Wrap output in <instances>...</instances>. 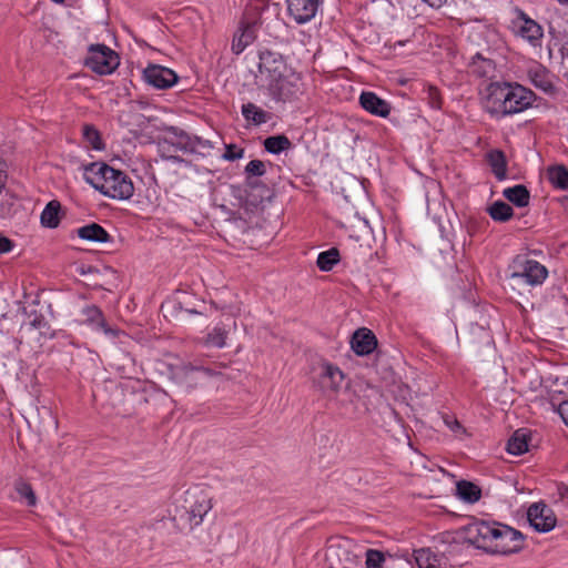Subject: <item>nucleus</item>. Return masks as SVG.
Wrapping results in <instances>:
<instances>
[{"instance_id":"1","label":"nucleus","mask_w":568,"mask_h":568,"mask_svg":"<svg viewBox=\"0 0 568 568\" xmlns=\"http://www.w3.org/2000/svg\"><path fill=\"white\" fill-rule=\"evenodd\" d=\"M258 73L257 79L262 87L277 102L291 101L302 93L300 75L276 52H260Z\"/></svg>"},{"instance_id":"2","label":"nucleus","mask_w":568,"mask_h":568,"mask_svg":"<svg viewBox=\"0 0 568 568\" xmlns=\"http://www.w3.org/2000/svg\"><path fill=\"white\" fill-rule=\"evenodd\" d=\"M535 101V93L520 84L493 82L487 87L484 109L495 118L523 112Z\"/></svg>"},{"instance_id":"3","label":"nucleus","mask_w":568,"mask_h":568,"mask_svg":"<svg viewBox=\"0 0 568 568\" xmlns=\"http://www.w3.org/2000/svg\"><path fill=\"white\" fill-rule=\"evenodd\" d=\"M84 179L97 191L114 200H129L134 193L131 179L103 162L85 166Z\"/></svg>"},{"instance_id":"4","label":"nucleus","mask_w":568,"mask_h":568,"mask_svg":"<svg viewBox=\"0 0 568 568\" xmlns=\"http://www.w3.org/2000/svg\"><path fill=\"white\" fill-rule=\"evenodd\" d=\"M212 508V498L205 489L193 487L176 499L174 518L189 525L199 526Z\"/></svg>"},{"instance_id":"5","label":"nucleus","mask_w":568,"mask_h":568,"mask_svg":"<svg viewBox=\"0 0 568 568\" xmlns=\"http://www.w3.org/2000/svg\"><path fill=\"white\" fill-rule=\"evenodd\" d=\"M507 276L508 285L513 291L523 294L525 286L541 285L547 278V268L535 260L528 258L526 255H517L508 267Z\"/></svg>"},{"instance_id":"6","label":"nucleus","mask_w":568,"mask_h":568,"mask_svg":"<svg viewBox=\"0 0 568 568\" xmlns=\"http://www.w3.org/2000/svg\"><path fill=\"white\" fill-rule=\"evenodd\" d=\"M318 372L313 377V385L321 394L327 398H334L341 390L345 376L344 373L334 364L322 362L318 365Z\"/></svg>"},{"instance_id":"7","label":"nucleus","mask_w":568,"mask_h":568,"mask_svg":"<svg viewBox=\"0 0 568 568\" xmlns=\"http://www.w3.org/2000/svg\"><path fill=\"white\" fill-rule=\"evenodd\" d=\"M170 378L176 384L185 386L187 390H192L199 385V375L215 376L217 373L211 368L193 363L178 362L168 364Z\"/></svg>"},{"instance_id":"8","label":"nucleus","mask_w":568,"mask_h":568,"mask_svg":"<svg viewBox=\"0 0 568 568\" xmlns=\"http://www.w3.org/2000/svg\"><path fill=\"white\" fill-rule=\"evenodd\" d=\"M523 541L524 537L520 531L498 524L488 554L510 555L518 552L523 548Z\"/></svg>"},{"instance_id":"9","label":"nucleus","mask_w":568,"mask_h":568,"mask_svg":"<svg viewBox=\"0 0 568 568\" xmlns=\"http://www.w3.org/2000/svg\"><path fill=\"white\" fill-rule=\"evenodd\" d=\"M119 63V55L104 44L91 45L85 58V65L101 75L111 74Z\"/></svg>"},{"instance_id":"10","label":"nucleus","mask_w":568,"mask_h":568,"mask_svg":"<svg viewBox=\"0 0 568 568\" xmlns=\"http://www.w3.org/2000/svg\"><path fill=\"white\" fill-rule=\"evenodd\" d=\"M498 523L474 520L463 528L464 539L469 545L488 552Z\"/></svg>"},{"instance_id":"11","label":"nucleus","mask_w":568,"mask_h":568,"mask_svg":"<svg viewBox=\"0 0 568 568\" xmlns=\"http://www.w3.org/2000/svg\"><path fill=\"white\" fill-rule=\"evenodd\" d=\"M529 524L539 532H548L556 527L554 510L544 503L532 504L527 511Z\"/></svg>"},{"instance_id":"12","label":"nucleus","mask_w":568,"mask_h":568,"mask_svg":"<svg viewBox=\"0 0 568 568\" xmlns=\"http://www.w3.org/2000/svg\"><path fill=\"white\" fill-rule=\"evenodd\" d=\"M143 79L153 88L165 90L173 87L178 82L179 77L169 68L150 64L143 71Z\"/></svg>"},{"instance_id":"13","label":"nucleus","mask_w":568,"mask_h":568,"mask_svg":"<svg viewBox=\"0 0 568 568\" xmlns=\"http://www.w3.org/2000/svg\"><path fill=\"white\" fill-rule=\"evenodd\" d=\"M287 11L296 23L311 21L318 9L321 0H286Z\"/></svg>"},{"instance_id":"14","label":"nucleus","mask_w":568,"mask_h":568,"mask_svg":"<svg viewBox=\"0 0 568 568\" xmlns=\"http://www.w3.org/2000/svg\"><path fill=\"white\" fill-rule=\"evenodd\" d=\"M359 104L368 113L381 118H387L392 111V105L386 100L371 91L361 93Z\"/></svg>"},{"instance_id":"15","label":"nucleus","mask_w":568,"mask_h":568,"mask_svg":"<svg viewBox=\"0 0 568 568\" xmlns=\"http://www.w3.org/2000/svg\"><path fill=\"white\" fill-rule=\"evenodd\" d=\"M352 349L359 356L371 354L377 346L375 335L367 328L357 329L351 339Z\"/></svg>"},{"instance_id":"16","label":"nucleus","mask_w":568,"mask_h":568,"mask_svg":"<svg viewBox=\"0 0 568 568\" xmlns=\"http://www.w3.org/2000/svg\"><path fill=\"white\" fill-rule=\"evenodd\" d=\"M81 313L84 317L83 322L91 324V325H95V327L98 329L103 331V333L105 335L115 337L119 334L118 329L112 328L108 325L102 311L98 306H95V305L85 306Z\"/></svg>"},{"instance_id":"17","label":"nucleus","mask_w":568,"mask_h":568,"mask_svg":"<svg viewBox=\"0 0 568 568\" xmlns=\"http://www.w3.org/2000/svg\"><path fill=\"white\" fill-rule=\"evenodd\" d=\"M517 32L521 38L526 39L534 47L540 44L541 38L544 36L542 28L536 21L528 18L525 13H521V22Z\"/></svg>"},{"instance_id":"18","label":"nucleus","mask_w":568,"mask_h":568,"mask_svg":"<svg viewBox=\"0 0 568 568\" xmlns=\"http://www.w3.org/2000/svg\"><path fill=\"white\" fill-rule=\"evenodd\" d=\"M78 236L82 240L98 243L111 241L110 234L98 223H91L77 230Z\"/></svg>"},{"instance_id":"19","label":"nucleus","mask_w":568,"mask_h":568,"mask_svg":"<svg viewBox=\"0 0 568 568\" xmlns=\"http://www.w3.org/2000/svg\"><path fill=\"white\" fill-rule=\"evenodd\" d=\"M528 75L531 83L537 89H540L546 93H552L555 91V87L550 80L549 73L544 67L537 65L529 69Z\"/></svg>"},{"instance_id":"20","label":"nucleus","mask_w":568,"mask_h":568,"mask_svg":"<svg viewBox=\"0 0 568 568\" xmlns=\"http://www.w3.org/2000/svg\"><path fill=\"white\" fill-rule=\"evenodd\" d=\"M503 195L518 207L527 206L530 200L529 191L523 184L505 189Z\"/></svg>"},{"instance_id":"21","label":"nucleus","mask_w":568,"mask_h":568,"mask_svg":"<svg viewBox=\"0 0 568 568\" xmlns=\"http://www.w3.org/2000/svg\"><path fill=\"white\" fill-rule=\"evenodd\" d=\"M488 163L496 179L503 181L507 176V161L503 151L493 150L487 154Z\"/></svg>"},{"instance_id":"22","label":"nucleus","mask_w":568,"mask_h":568,"mask_svg":"<svg viewBox=\"0 0 568 568\" xmlns=\"http://www.w3.org/2000/svg\"><path fill=\"white\" fill-rule=\"evenodd\" d=\"M60 210L59 201H50L41 213V224L49 229H55L60 223Z\"/></svg>"},{"instance_id":"23","label":"nucleus","mask_w":568,"mask_h":568,"mask_svg":"<svg viewBox=\"0 0 568 568\" xmlns=\"http://www.w3.org/2000/svg\"><path fill=\"white\" fill-rule=\"evenodd\" d=\"M458 497L469 504L478 501L481 497L480 488L474 483L460 480L456 486Z\"/></svg>"},{"instance_id":"24","label":"nucleus","mask_w":568,"mask_h":568,"mask_svg":"<svg viewBox=\"0 0 568 568\" xmlns=\"http://www.w3.org/2000/svg\"><path fill=\"white\" fill-rule=\"evenodd\" d=\"M256 38L254 27L246 26L240 34H235L232 41V50L235 54H240Z\"/></svg>"},{"instance_id":"25","label":"nucleus","mask_w":568,"mask_h":568,"mask_svg":"<svg viewBox=\"0 0 568 568\" xmlns=\"http://www.w3.org/2000/svg\"><path fill=\"white\" fill-rule=\"evenodd\" d=\"M242 114L246 121L252 122L255 125H261L270 119L267 112L252 102L242 105Z\"/></svg>"},{"instance_id":"26","label":"nucleus","mask_w":568,"mask_h":568,"mask_svg":"<svg viewBox=\"0 0 568 568\" xmlns=\"http://www.w3.org/2000/svg\"><path fill=\"white\" fill-rule=\"evenodd\" d=\"M528 436L523 429L516 430L507 443V452L511 455H521L528 450Z\"/></svg>"},{"instance_id":"27","label":"nucleus","mask_w":568,"mask_h":568,"mask_svg":"<svg viewBox=\"0 0 568 568\" xmlns=\"http://www.w3.org/2000/svg\"><path fill=\"white\" fill-rule=\"evenodd\" d=\"M487 212L489 216L496 222H507L514 215L513 207L503 201L494 202L488 209Z\"/></svg>"},{"instance_id":"28","label":"nucleus","mask_w":568,"mask_h":568,"mask_svg":"<svg viewBox=\"0 0 568 568\" xmlns=\"http://www.w3.org/2000/svg\"><path fill=\"white\" fill-rule=\"evenodd\" d=\"M494 62L489 59L481 58L479 54H477L469 64L470 73L478 78L489 77V74L494 72Z\"/></svg>"},{"instance_id":"29","label":"nucleus","mask_w":568,"mask_h":568,"mask_svg":"<svg viewBox=\"0 0 568 568\" xmlns=\"http://www.w3.org/2000/svg\"><path fill=\"white\" fill-rule=\"evenodd\" d=\"M264 148L272 154H278L292 146V142L286 135H273L264 140Z\"/></svg>"},{"instance_id":"30","label":"nucleus","mask_w":568,"mask_h":568,"mask_svg":"<svg viewBox=\"0 0 568 568\" xmlns=\"http://www.w3.org/2000/svg\"><path fill=\"white\" fill-rule=\"evenodd\" d=\"M339 262V252L337 248L332 247L327 251L321 252L317 256V267L323 272L331 271Z\"/></svg>"},{"instance_id":"31","label":"nucleus","mask_w":568,"mask_h":568,"mask_svg":"<svg viewBox=\"0 0 568 568\" xmlns=\"http://www.w3.org/2000/svg\"><path fill=\"white\" fill-rule=\"evenodd\" d=\"M548 179L550 183L561 190L568 189V169L564 165H557L548 169Z\"/></svg>"},{"instance_id":"32","label":"nucleus","mask_w":568,"mask_h":568,"mask_svg":"<svg viewBox=\"0 0 568 568\" xmlns=\"http://www.w3.org/2000/svg\"><path fill=\"white\" fill-rule=\"evenodd\" d=\"M227 331L222 326L214 327L203 339V345L207 347L222 348L225 346Z\"/></svg>"},{"instance_id":"33","label":"nucleus","mask_w":568,"mask_h":568,"mask_svg":"<svg viewBox=\"0 0 568 568\" xmlns=\"http://www.w3.org/2000/svg\"><path fill=\"white\" fill-rule=\"evenodd\" d=\"M415 559L418 568H435L438 559L429 549H418L415 551Z\"/></svg>"},{"instance_id":"34","label":"nucleus","mask_w":568,"mask_h":568,"mask_svg":"<svg viewBox=\"0 0 568 568\" xmlns=\"http://www.w3.org/2000/svg\"><path fill=\"white\" fill-rule=\"evenodd\" d=\"M83 138L85 141L94 149V150H102L103 143L100 136L99 131L95 129V126L85 124L83 126Z\"/></svg>"},{"instance_id":"35","label":"nucleus","mask_w":568,"mask_h":568,"mask_svg":"<svg viewBox=\"0 0 568 568\" xmlns=\"http://www.w3.org/2000/svg\"><path fill=\"white\" fill-rule=\"evenodd\" d=\"M16 490L20 497L26 498L29 506H36L37 497L31 485L24 480L16 483Z\"/></svg>"},{"instance_id":"36","label":"nucleus","mask_w":568,"mask_h":568,"mask_svg":"<svg viewBox=\"0 0 568 568\" xmlns=\"http://www.w3.org/2000/svg\"><path fill=\"white\" fill-rule=\"evenodd\" d=\"M385 557L382 551L368 549L366 552V568H383Z\"/></svg>"},{"instance_id":"37","label":"nucleus","mask_w":568,"mask_h":568,"mask_svg":"<svg viewBox=\"0 0 568 568\" xmlns=\"http://www.w3.org/2000/svg\"><path fill=\"white\" fill-rule=\"evenodd\" d=\"M245 172L248 176H262L265 173V164L260 160H252L245 166Z\"/></svg>"},{"instance_id":"38","label":"nucleus","mask_w":568,"mask_h":568,"mask_svg":"<svg viewBox=\"0 0 568 568\" xmlns=\"http://www.w3.org/2000/svg\"><path fill=\"white\" fill-rule=\"evenodd\" d=\"M243 155H244L243 149H237V146L235 144H229L225 148L223 159L227 160V161H235V160L243 158Z\"/></svg>"},{"instance_id":"39","label":"nucleus","mask_w":568,"mask_h":568,"mask_svg":"<svg viewBox=\"0 0 568 568\" xmlns=\"http://www.w3.org/2000/svg\"><path fill=\"white\" fill-rule=\"evenodd\" d=\"M428 98H429V103L433 108H435V109L440 108V94H439V91L435 87L428 88Z\"/></svg>"},{"instance_id":"40","label":"nucleus","mask_w":568,"mask_h":568,"mask_svg":"<svg viewBox=\"0 0 568 568\" xmlns=\"http://www.w3.org/2000/svg\"><path fill=\"white\" fill-rule=\"evenodd\" d=\"M13 242L0 234V255L10 252L13 248Z\"/></svg>"},{"instance_id":"41","label":"nucleus","mask_w":568,"mask_h":568,"mask_svg":"<svg viewBox=\"0 0 568 568\" xmlns=\"http://www.w3.org/2000/svg\"><path fill=\"white\" fill-rule=\"evenodd\" d=\"M558 413L561 416L566 426L568 427V400H565L559 405Z\"/></svg>"},{"instance_id":"42","label":"nucleus","mask_w":568,"mask_h":568,"mask_svg":"<svg viewBox=\"0 0 568 568\" xmlns=\"http://www.w3.org/2000/svg\"><path fill=\"white\" fill-rule=\"evenodd\" d=\"M445 424L455 433L458 430L465 432V429L457 419L445 418Z\"/></svg>"},{"instance_id":"43","label":"nucleus","mask_w":568,"mask_h":568,"mask_svg":"<svg viewBox=\"0 0 568 568\" xmlns=\"http://www.w3.org/2000/svg\"><path fill=\"white\" fill-rule=\"evenodd\" d=\"M557 490H558L560 498H565L568 496V486L562 485V484L558 485Z\"/></svg>"},{"instance_id":"44","label":"nucleus","mask_w":568,"mask_h":568,"mask_svg":"<svg viewBox=\"0 0 568 568\" xmlns=\"http://www.w3.org/2000/svg\"><path fill=\"white\" fill-rule=\"evenodd\" d=\"M425 2H428L432 7H440L442 3L445 1V0H424Z\"/></svg>"},{"instance_id":"45","label":"nucleus","mask_w":568,"mask_h":568,"mask_svg":"<svg viewBox=\"0 0 568 568\" xmlns=\"http://www.w3.org/2000/svg\"><path fill=\"white\" fill-rule=\"evenodd\" d=\"M4 179H6V174L3 171L0 170V192L2 191V189L4 186Z\"/></svg>"},{"instance_id":"46","label":"nucleus","mask_w":568,"mask_h":568,"mask_svg":"<svg viewBox=\"0 0 568 568\" xmlns=\"http://www.w3.org/2000/svg\"><path fill=\"white\" fill-rule=\"evenodd\" d=\"M561 205H562V207H564L565 212H567V213H568V195H567V196H564V197L561 199Z\"/></svg>"},{"instance_id":"47","label":"nucleus","mask_w":568,"mask_h":568,"mask_svg":"<svg viewBox=\"0 0 568 568\" xmlns=\"http://www.w3.org/2000/svg\"><path fill=\"white\" fill-rule=\"evenodd\" d=\"M561 3H568V0H558Z\"/></svg>"},{"instance_id":"48","label":"nucleus","mask_w":568,"mask_h":568,"mask_svg":"<svg viewBox=\"0 0 568 568\" xmlns=\"http://www.w3.org/2000/svg\"><path fill=\"white\" fill-rule=\"evenodd\" d=\"M435 568H437V566Z\"/></svg>"}]
</instances>
